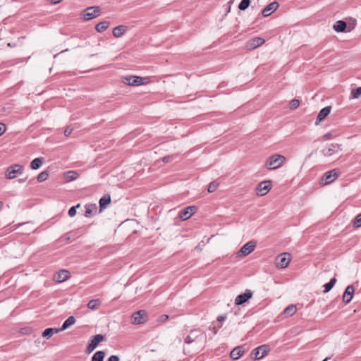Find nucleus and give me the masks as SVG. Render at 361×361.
<instances>
[{
    "label": "nucleus",
    "mask_w": 361,
    "mask_h": 361,
    "mask_svg": "<svg viewBox=\"0 0 361 361\" xmlns=\"http://www.w3.org/2000/svg\"><path fill=\"white\" fill-rule=\"evenodd\" d=\"M78 237V233L75 231H73L70 233H67L64 234L63 235L61 236L58 240V243H61L63 240L66 242H69L71 240V238H73L74 239H76Z\"/></svg>",
    "instance_id": "b1692460"
},
{
    "label": "nucleus",
    "mask_w": 361,
    "mask_h": 361,
    "mask_svg": "<svg viewBox=\"0 0 361 361\" xmlns=\"http://www.w3.org/2000/svg\"><path fill=\"white\" fill-rule=\"evenodd\" d=\"M296 312V307L294 305H288L283 311V314L287 317L293 316Z\"/></svg>",
    "instance_id": "2f4dec72"
},
{
    "label": "nucleus",
    "mask_w": 361,
    "mask_h": 361,
    "mask_svg": "<svg viewBox=\"0 0 361 361\" xmlns=\"http://www.w3.org/2000/svg\"><path fill=\"white\" fill-rule=\"evenodd\" d=\"M107 361H113V355H111L109 358H108V360Z\"/></svg>",
    "instance_id": "864d4df0"
},
{
    "label": "nucleus",
    "mask_w": 361,
    "mask_h": 361,
    "mask_svg": "<svg viewBox=\"0 0 361 361\" xmlns=\"http://www.w3.org/2000/svg\"><path fill=\"white\" fill-rule=\"evenodd\" d=\"M174 156L173 155H167V156H165L162 158V161L164 163H168L169 161H171V160L172 159V158Z\"/></svg>",
    "instance_id": "37998d69"
},
{
    "label": "nucleus",
    "mask_w": 361,
    "mask_h": 361,
    "mask_svg": "<svg viewBox=\"0 0 361 361\" xmlns=\"http://www.w3.org/2000/svg\"><path fill=\"white\" fill-rule=\"evenodd\" d=\"M70 276V274L66 270H60L56 274L54 275V279L57 282H63L67 280Z\"/></svg>",
    "instance_id": "aec40b11"
},
{
    "label": "nucleus",
    "mask_w": 361,
    "mask_h": 361,
    "mask_svg": "<svg viewBox=\"0 0 361 361\" xmlns=\"http://www.w3.org/2000/svg\"><path fill=\"white\" fill-rule=\"evenodd\" d=\"M338 175L339 171L336 169L326 172L322 178V181L323 182L322 184L327 185L332 183L336 178H338Z\"/></svg>",
    "instance_id": "9d476101"
},
{
    "label": "nucleus",
    "mask_w": 361,
    "mask_h": 361,
    "mask_svg": "<svg viewBox=\"0 0 361 361\" xmlns=\"http://www.w3.org/2000/svg\"><path fill=\"white\" fill-rule=\"evenodd\" d=\"M105 353L104 351L96 352L92 357V361H104Z\"/></svg>",
    "instance_id": "473e14b6"
},
{
    "label": "nucleus",
    "mask_w": 361,
    "mask_h": 361,
    "mask_svg": "<svg viewBox=\"0 0 361 361\" xmlns=\"http://www.w3.org/2000/svg\"><path fill=\"white\" fill-rule=\"evenodd\" d=\"M27 178V177H26V178H19V179H18L16 181H17L18 183H24V182H25V181H26Z\"/></svg>",
    "instance_id": "8fccbe9b"
},
{
    "label": "nucleus",
    "mask_w": 361,
    "mask_h": 361,
    "mask_svg": "<svg viewBox=\"0 0 361 361\" xmlns=\"http://www.w3.org/2000/svg\"><path fill=\"white\" fill-rule=\"evenodd\" d=\"M226 319V315H220L217 317V321L219 322H224L225 321Z\"/></svg>",
    "instance_id": "de8ad7c7"
},
{
    "label": "nucleus",
    "mask_w": 361,
    "mask_h": 361,
    "mask_svg": "<svg viewBox=\"0 0 361 361\" xmlns=\"http://www.w3.org/2000/svg\"><path fill=\"white\" fill-rule=\"evenodd\" d=\"M100 305V301L98 299H93L88 302L87 307L91 310L97 308Z\"/></svg>",
    "instance_id": "72a5a7b5"
},
{
    "label": "nucleus",
    "mask_w": 361,
    "mask_h": 361,
    "mask_svg": "<svg viewBox=\"0 0 361 361\" xmlns=\"http://www.w3.org/2000/svg\"><path fill=\"white\" fill-rule=\"evenodd\" d=\"M250 4V0H241L240 3L238 5V8L240 11L246 10Z\"/></svg>",
    "instance_id": "c9c22d12"
},
{
    "label": "nucleus",
    "mask_w": 361,
    "mask_h": 361,
    "mask_svg": "<svg viewBox=\"0 0 361 361\" xmlns=\"http://www.w3.org/2000/svg\"><path fill=\"white\" fill-rule=\"evenodd\" d=\"M3 207V202L1 201H0V210L2 209Z\"/></svg>",
    "instance_id": "5fc2aeb1"
},
{
    "label": "nucleus",
    "mask_w": 361,
    "mask_h": 361,
    "mask_svg": "<svg viewBox=\"0 0 361 361\" xmlns=\"http://www.w3.org/2000/svg\"><path fill=\"white\" fill-rule=\"evenodd\" d=\"M109 24V22L107 21L100 22L96 25L95 29L98 32H102L108 28Z\"/></svg>",
    "instance_id": "c756f323"
},
{
    "label": "nucleus",
    "mask_w": 361,
    "mask_h": 361,
    "mask_svg": "<svg viewBox=\"0 0 361 361\" xmlns=\"http://www.w3.org/2000/svg\"><path fill=\"white\" fill-rule=\"evenodd\" d=\"M60 331H61L59 330V328H47L42 332V336L44 338L48 339L51 338L54 334L59 333Z\"/></svg>",
    "instance_id": "bb28decb"
},
{
    "label": "nucleus",
    "mask_w": 361,
    "mask_h": 361,
    "mask_svg": "<svg viewBox=\"0 0 361 361\" xmlns=\"http://www.w3.org/2000/svg\"><path fill=\"white\" fill-rule=\"evenodd\" d=\"M300 105V101L297 99H292L289 103V107L290 109H295Z\"/></svg>",
    "instance_id": "58836bf2"
},
{
    "label": "nucleus",
    "mask_w": 361,
    "mask_h": 361,
    "mask_svg": "<svg viewBox=\"0 0 361 361\" xmlns=\"http://www.w3.org/2000/svg\"><path fill=\"white\" fill-rule=\"evenodd\" d=\"M49 177V173L47 171L41 172L37 177V181L41 183L46 180Z\"/></svg>",
    "instance_id": "f704fd0d"
},
{
    "label": "nucleus",
    "mask_w": 361,
    "mask_h": 361,
    "mask_svg": "<svg viewBox=\"0 0 361 361\" xmlns=\"http://www.w3.org/2000/svg\"><path fill=\"white\" fill-rule=\"evenodd\" d=\"M255 245V243L252 241L245 243L238 252V255L240 257L248 255L254 250Z\"/></svg>",
    "instance_id": "ddd939ff"
},
{
    "label": "nucleus",
    "mask_w": 361,
    "mask_h": 361,
    "mask_svg": "<svg viewBox=\"0 0 361 361\" xmlns=\"http://www.w3.org/2000/svg\"><path fill=\"white\" fill-rule=\"evenodd\" d=\"M279 7V3L277 1H273L267 5L262 11V15L264 17H268L273 12H274Z\"/></svg>",
    "instance_id": "dca6fc26"
},
{
    "label": "nucleus",
    "mask_w": 361,
    "mask_h": 361,
    "mask_svg": "<svg viewBox=\"0 0 361 361\" xmlns=\"http://www.w3.org/2000/svg\"><path fill=\"white\" fill-rule=\"evenodd\" d=\"M80 206V204H78L76 206L71 207L68 212V215L71 217L74 216L76 214V208L79 207Z\"/></svg>",
    "instance_id": "79ce46f5"
},
{
    "label": "nucleus",
    "mask_w": 361,
    "mask_h": 361,
    "mask_svg": "<svg viewBox=\"0 0 361 361\" xmlns=\"http://www.w3.org/2000/svg\"><path fill=\"white\" fill-rule=\"evenodd\" d=\"M270 351L269 345H262L251 351V357L255 360L263 358Z\"/></svg>",
    "instance_id": "7ed1b4c3"
},
{
    "label": "nucleus",
    "mask_w": 361,
    "mask_h": 361,
    "mask_svg": "<svg viewBox=\"0 0 361 361\" xmlns=\"http://www.w3.org/2000/svg\"><path fill=\"white\" fill-rule=\"evenodd\" d=\"M96 209L97 207H96V205L95 204H90V205H86L85 206V216H87V217H89L90 216V215L92 214L93 212V209Z\"/></svg>",
    "instance_id": "e433bc0d"
},
{
    "label": "nucleus",
    "mask_w": 361,
    "mask_h": 361,
    "mask_svg": "<svg viewBox=\"0 0 361 361\" xmlns=\"http://www.w3.org/2000/svg\"><path fill=\"white\" fill-rule=\"evenodd\" d=\"M197 208L196 206H189L184 208L179 213V217L185 221L188 219L193 214L197 211Z\"/></svg>",
    "instance_id": "4468645a"
},
{
    "label": "nucleus",
    "mask_w": 361,
    "mask_h": 361,
    "mask_svg": "<svg viewBox=\"0 0 361 361\" xmlns=\"http://www.w3.org/2000/svg\"><path fill=\"white\" fill-rule=\"evenodd\" d=\"M252 297V292L247 289L243 293L238 295L235 299L236 305H243Z\"/></svg>",
    "instance_id": "f8f14e48"
},
{
    "label": "nucleus",
    "mask_w": 361,
    "mask_h": 361,
    "mask_svg": "<svg viewBox=\"0 0 361 361\" xmlns=\"http://www.w3.org/2000/svg\"><path fill=\"white\" fill-rule=\"evenodd\" d=\"M271 188V180H264L260 182L257 186V194L259 196L267 195Z\"/></svg>",
    "instance_id": "9b49d317"
},
{
    "label": "nucleus",
    "mask_w": 361,
    "mask_h": 361,
    "mask_svg": "<svg viewBox=\"0 0 361 361\" xmlns=\"http://www.w3.org/2000/svg\"><path fill=\"white\" fill-rule=\"evenodd\" d=\"M331 107L330 106L322 109L317 117L315 125H318L322 120H324L331 112Z\"/></svg>",
    "instance_id": "f3484780"
},
{
    "label": "nucleus",
    "mask_w": 361,
    "mask_h": 361,
    "mask_svg": "<svg viewBox=\"0 0 361 361\" xmlns=\"http://www.w3.org/2000/svg\"><path fill=\"white\" fill-rule=\"evenodd\" d=\"M104 340V336L102 334H96L90 337L89 343L85 349L87 354L91 353L99 345V343Z\"/></svg>",
    "instance_id": "20e7f679"
},
{
    "label": "nucleus",
    "mask_w": 361,
    "mask_h": 361,
    "mask_svg": "<svg viewBox=\"0 0 361 361\" xmlns=\"http://www.w3.org/2000/svg\"><path fill=\"white\" fill-rule=\"evenodd\" d=\"M114 361H119V357L117 355H114Z\"/></svg>",
    "instance_id": "603ef678"
},
{
    "label": "nucleus",
    "mask_w": 361,
    "mask_h": 361,
    "mask_svg": "<svg viewBox=\"0 0 361 361\" xmlns=\"http://www.w3.org/2000/svg\"><path fill=\"white\" fill-rule=\"evenodd\" d=\"M202 337L203 334L200 333L199 330H192L190 332V334L185 338L184 342L187 344H190L195 342H199L202 340Z\"/></svg>",
    "instance_id": "1a4fd4ad"
},
{
    "label": "nucleus",
    "mask_w": 361,
    "mask_h": 361,
    "mask_svg": "<svg viewBox=\"0 0 361 361\" xmlns=\"http://www.w3.org/2000/svg\"><path fill=\"white\" fill-rule=\"evenodd\" d=\"M80 176V174L75 171H68L65 172L63 174V178L66 182H71L78 179Z\"/></svg>",
    "instance_id": "4be33fe9"
},
{
    "label": "nucleus",
    "mask_w": 361,
    "mask_h": 361,
    "mask_svg": "<svg viewBox=\"0 0 361 361\" xmlns=\"http://www.w3.org/2000/svg\"><path fill=\"white\" fill-rule=\"evenodd\" d=\"M6 130V127L5 124H4L3 123H0V136L5 133Z\"/></svg>",
    "instance_id": "c03bdc74"
},
{
    "label": "nucleus",
    "mask_w": 361,
    "mask_h": 361,
    "mask_svg": "<svg viewBox=\"0 0 361 361\" xmlns=\"http://www.w3.org/2000/svg\"><path fill=\"white\" fill-rule=\"evenodd\" d=\"M336 282V279L335 277H334L329 281V283H326V284H324V293H326L329 292L332 289V288L334 286Z\"/></svg>",
    "instance_id": "7c9ffc66"
},
{
    "label": "nucleus",
    "mask_w": 361,
    "mask_h": 361,
    "mask_svg": "<svg viewBox=\"0 0 361 361\" xmlns=\"http://www.w3.org/2000/svg\"><path fill=\"white\" fill-rule=\"evenodd\" d=\"M75 318L73 316L69 317L62 324L61 327L59 328L61 331L66 330L71 325L75 323Z\"/></svg>",
    "instance_id": "cd10ccee"
},
{
    "label": "nucleus",
    "mask_w": 361,
    "mask_h": 361,
    "mask_svg": "<svg viewBox=\"0 0 361 361\" xmlns=\"http://www.w3.org/2000/svg\"><path fill=\"white\" fill-rule=\"evenodd\" d=\"M328 360H329V357H326L325 359H324L322 361H327Z\"/></svg>",
    "instance_id": "6e6d98bb"
},
{
    "label": "nucleus",
    "mask_w": 361,
    "mask_h": 361,
    "mask_svg": "<svg viewBox=\"0 0 361 361\" xmlns=\"http://www.w3.org/2000/svg\"><path fill=\"white\" fill-rule=\"evenodd\" d=\"M353 226L355 228L361 226V213L355 216L353 221Z\"/></svg>",
    "instance_id": "ea45409f"
},
{
    "label": "nucleus",
    "mask_w": 361,
    "mask_h": 361,
    "mask_svg": "<svg viewBox=\"0 0 361 361\" xmlns=\"http://www.w3.org/2000/svg\"><path fill=\"white\" fill-rule=\"evenodd\" d=\"M62 0H50L51 4H56L61 1Z\"/></svg>",
    "instance_id": "3c124183"
},
{
    "label": "nucleus",
    "mask_w": 361,
    "mask_h": 361,
    "mask_svg": "<svg viewBox=\"0 0 361 361\" xmlns=\"http://www.w3.org/2000/svg\"><path fill=\"white\" fill-rule=\"evenodd\" d=\"M218 185H219L218 183H216L215 181L211 182L208 186V189H207L208 192H214L217 189Z\"/></svg>",
    "instance_id": "a19ab883"
},
{
    "label": "nucleus",
    "mask_w": 361,
    "mask_h": 361,
    "mask_svg": "<svg viewBox=\"0 0 361 361\" xmlns=\"http://www.w3.org/2000/svg\"><path fill=\"white\" fill-rule=\"evenodd\" d=\"M331 133H326L324 135V137L326 139V140H329L330 138H331Z\"/></svg>",
    "instance_id": "09e8293b"
},
{
    "label": "nucleus",
    "mask_w": 361,
    "mask_h": 361,
    "mask_svg": "<svg viewBox=\"0 0 361 361\" xmlns=\"http://www.w3.org/2000/svg\"><path fill=\"white\" fill-rule=\"evenodd\" d=\"M334 29L337 32H345L347 27V23L346 22L343 20H338L334 25Z\"/></svg>",
    "instance_id": "a878e982"
},
{
    "label": "nucleus",
    "mask_w": 361,
    "mask_h": 361,
    "mask_svg": "<svg viewBox=\"0 0 361 361\" xmlns=\"http://www.w3.org/2000/svg\"><path fill=\"white\" fill-rule=\"evenodd\" d=\"M264 42H265V40L263 38L256 37L252 38L250 40H249L247 46H248L249 49H253L257 48L260 45L263 44Z\"/></svg>",
    "instance_id": "a211bd4d"
},
{
    "label": "nucleus",
    "mask_w": 361,
    "mask_h": 361,
    "mask_svg": "<svg viewBox=\"0 0 361 361\" xmlns=\"http://www.w3.org/2000/svg\"><path fill=\"white\" fill-rule=\"evenodd\" d=\"M360 96H361V87L353 89L351 91L352 98H358Z\"/></svg>",
    "instance_id": "4c0bfd02"
},
{
    "label": "nucleus",
    "mask_w": 361,
    "mask_h": 361,
    "mask_svg": "<svg viewBox=\"0 0 361 361\" xmlns=\"http://www.w3.org/2000/svg\"><path fill=\"white\" fill-rule=\"evenodd\" d=\"M144 78L140 76L135 75H126L122 77L121 81L123 83L130 86H139L144 84Z\"/></svg>",
    "instance_id": "423d86ee"
},
{
    "label": "nucleus",
    "mask_w": 361,
    "mask_h": 361,
    "mask_svg": "<svg viewBox=\"0 0 361 361\" xmlns=\"http://www.w3.org/2000/svg\"><path fill=\"white\" fill-rule=\"evenodd\" d=\"M354 287L353 285H349L346 287L344 293L343 295V301L345 304L349 303L353 296Z\"/></svg>",
    "instance_id": "2eb2a0df"
},
{
    "label": "nucleus",
    "mask_w": 361,
    "mask_h": 361,
    "mask_svg": "<svg viewBox=\"0 0 361 361\" xmlns=\"http://www.w3.org/2000/svg\"><path fill=\"white\" fill-rule=\"evenodd\" d=\"M243 353H244V350L243 349V347L237 346L231 350V352L230 353V357L233 360H237L243 355Z\"/></svg>",
    "instance_id": "412c9836"
},
{
    "label": "nucleus",
    "mask_w": 361,
    "mask_h": 361,
    "mask_svg": "<svg viewBox=\"0 0 361 361\" xmlns=\"http://www.w3.org/2000/svg\"><path fill=\"white\" fill-rule=\"evenodd\" d=\"M24 167L22 165L16 164L8 166L6 171V178L13 179L18 175H21L23 172Z\"/></svg>",
    "instance_id": "f03ea898"
},
{
    "label": "nucleus",
    "mask_w": 361,
    "mask_h": 361,
    "mask_svg": "<svg viewBox=\"0 0 361 361\" xmlns=\"http://www.w3.org/2000/svg\"><path fill=\"white\" fill-rule=\"evenodd\" d=\"M286 161L283 155L275 154L269 157L266 161V166L269 170H274L281 167Z\"/></svg>",
    "instance_id": "f257e3e1"
},
{
    "label": "nucleus",
    "mask_w": 361,
    "mask_h": 361,
    "mask_svg": "<svg viewBox=\"0 0 361 361\" xmlns=\"http://www.w3.org/2000/svg\"><path fill=\"white\" fill-rule=\"evenodd\" d=\"M128 26L124 25L114 27V37H121L128 30Z\"/></svg>",
    "instance_id": "5701e85b"
},
{
    "label": "nucleus",
    "mask_w": 361,
    "mask_h": 361,
    "mask_svg": "<svg viewBox=\"0 0 361 361\" xmlns=\"http://www.w3.org/2000/svg\"><path fill=\"white\" fill-rule=\"evenodd\" d=\"M43 161H44L43 157L35 158L31 161L30 166L32 169H34V170L38 169L42 165Z\"/></svg>",
    "instance_id": "c85d7f7f"
},
{
    "label": "nucleus",
    "mask_w": 361,
    "mask_h": 361,
    "mask_svg": "<svg viewBox=\"0 0 361 361\" xmlns=\"http://www.w3.org/2000/svg\"><path fill=\"white\" fill-rule=\"evenodd\" d=\"M133 324H142L147 322V314L145 310H141L132 314Z\"/></svg>",
    "instance_id": "6e6552de"
},
{
    "label": "nucleus",
    "mask_w": 361,
    "mask_h": 361,
    "mask_svg": "<svg viewBox=\"0 0 361 361\" xmlns=\"http://www.w3.org/2000/svg\"><path fill=\"white\" fill-rule=\"evenodd\" d=\"M71 132H72L71 128H70L69 127L66 128L64 130L65 136H66V137L69 136L71 135Z\"/></svg>",
    "instance_id": "49530a36"
},
{
    "label": "nucleus",
    "mask_w": 361,
    "mask_h": 361,
    "mask_svg": "<svg viewBox=\"0 0 361 361\" xmlns=\"http://www.w3.org/2000/svg\"><path fill=\"white\" fill-rule=\"evenodd\" d=\"M101 13L100 8L99 6H90L84 9L82 12V15L85 20H90Z\"/></svg>",
    "instance_id": "39448f33"
},
{
    "label": "nucleus",
    "mask_w": 361,
    "mask_h": 361,
    "mask_svg": "<svg viewBox=\"0 0 361 361\" xmlns=\"http://www.w3.org/2000/svg\"><path fill=\"white\" fill-rule=\"evenodd\" d=\"M169 319V316L167 314H161L159 317V321L161 322H166Z\"/></svg>",
    "instance_id": "a18cd8bd"
},
{
    "label": "nucleus",
    "mask_w": 361,
    "mask_h": 361,
    "mask_svg": "<svg viewBox=\"0 0 361 361\" xmlns=\"http://www.w3.org/2000/svg\"><path fill=\"white\" fill-rule=\"evenodd\" d=\"M341 150V145L338 144H331L328 148L323 150V154L326 157H330L333 154Z\"/></svg>",
    "instance_id": "6ab92c4d"
},
{
    "label": "nucleus",
    "mask_w": 361,
    "mask_h": 361,
    "mask_svg": "<svg viewBox=\"0 0 361 361\" xmlns=\"http://www.w3.org/2000/svg\"><path fill=\"white\" fill-rule=\"evenodd\" d=\"M290 258L288 253H281L276 258L275 264L278 268L284 269L288 267Z\"/></svg>",
    "instance_id": "0eeeda50"
},
{
    "label": "nucleus",
    "mask_w": 361,
    "mask_h": 361,
    "mask_svg": "<svg viewBox=\"0 0 361 361\" xmlns=\"http://www.w3.org/2000/svg\"><path fill=\"white\" fill-rule=\"evenodd\" d=\"M111 202V195L109 194H106L102 196L99 200V210L102 211L103 209L106 208V205L110 204Z\"/></svg>",
    "instance_id": "393cba45"
}]
</instances>
